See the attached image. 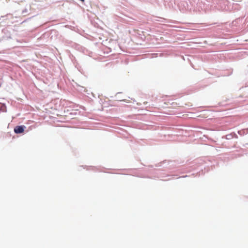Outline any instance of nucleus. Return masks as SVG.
<instances>
[{"mask_svg": "<svg viewBox=\"0 0 248 248\" xmlns=\"http://www.w3.org/2000/svg\"><path fill=\"white\" fill-rule=\"evenodd\" d=\"M25 127L24 125L16 126L14 128V131L16 134L22 133L24 132Z\"/></svg>", "mask_w": 248, "mask_h": 248, "instance_id": "nucleus-1", "label": "nucleus"}]
</instances>
